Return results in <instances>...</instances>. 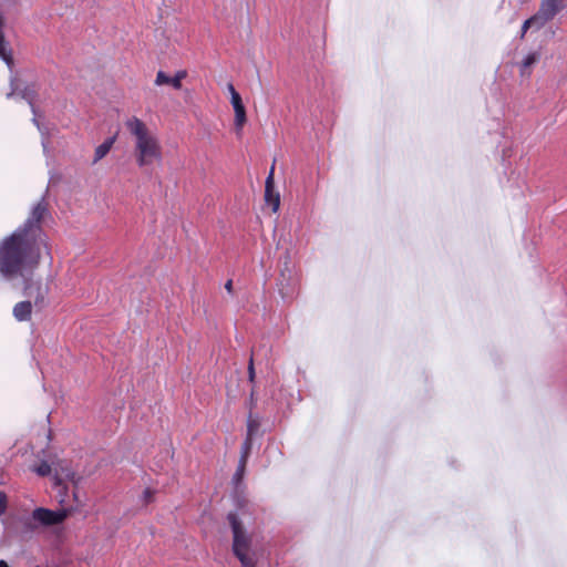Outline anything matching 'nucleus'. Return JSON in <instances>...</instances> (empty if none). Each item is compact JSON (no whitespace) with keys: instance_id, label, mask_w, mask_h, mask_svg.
<instances>
[{"instance_id":"5","label":"nucleus","mask_w":567,"mask_h":567,"mask_svg":"<svg viewBox=\"0 0 567 567\" xmlns=\"http://www.w3.org/2000/svg\"><path fill=\"white\" fill-rule=\"evenodd\" d=\"M45 214L47 205L41 200L32 208V212L23 226L19 227L17 230H22L24 235H29L31 238H37L40 244L44 245V240L40 233V223Z\"/></svg>"},{"instance_id":"26","label":"nucleus","mask_w":567,"mask_h":567,"mask_svg":"<svg viewBox=\"0 0 567 567\" xmlns=\"http://www.w3.org/2000/svg\"><path fill=\"white\" fill-rule=\"evenodd\" d=\"M243 567H255V563H254L252 558H248V564L243 565Z\"/></svg>"},{"instance_id":"22","label":"nucleus","mask_w":567,"mask_h":567,"mask_svg":"<svg viewBox=\"0 0 567 567\" xmlns=\"http://www.w3.org/2000/svg\"><path fill=\"white\" fill-rule=\"evenodd\" d=\"M187 76V72L185 70H179L175 73L174 78L176 81L182 83V81Z\"/></svg>"},{"instance_id":"20","label":"nucleus","mask_w":567,"mask_h":567,"mask_svg":"<svg viewBox=\"0 0 567 567\" xmlns=\"http://www.w3.org/2000/svg\"><path fill=\"white\" fill-rule=\"evenodd\" d=\"M257 430H258V425L254 421L249 420L247 437L251 439L252 435L257 432Z\"/></svg>"},{"instance_id":"15","label":"nucleus","mask_w":567,"mask_h":567,"mask_svg":"<svg viewBox=\"0 0 567 567\" xmlns=\"http://www.w3.org/2000/svg\"><path fill=\"white\" fill-rule=\"evenodd\" d=\"M168 84L173 86L175 90L182 89V83L175 80L174 76H168L164 71H158L155 78V85H165Z\"/></svg>"},{"instance_id":"27","label":"nucleus","mask_w":567,"mask_h":567,"mask_svg":"<svg viewBox=\"0 0 567 567\" xmlns=\"http://www.w3.org/2000/svg\"><path fill=\"white\" fill-rule=\"evenodd\" d=\"M144 494H145V498H146V501H148V499L151 498V491H150V489H146V491L144 492Z\"/></svg>"},{"instance_id":"19","label":"nucleus","mask_w":567,"mask_h":567,"mask_svg":"<svg viewBox=\"0 0 567 567\" xmlns=\"http://www.w3.org/2000/svg\"><path fill=\"white\" fill-rule=\"evenodd\" d=\"M8 507V498L3 492H0V516L3 515Z\"/></svg>"},{"instance_id":"12","label":"nucleus","mask_w":567,"mask_h":567,"mask_svg":"<svg viewBox=\"0 0 567 567\" xmlns=\"http://www.w3.org/2000/svg\"><path fill=\"white\" fill-rule=\"evenodd\" d=\"M4 17L0 13V59L11 69L13 65L12 51L9 43L4 39L3 29Z\"/></svg>"},{"instance_id":"7","label":"nucleus","mask_w":567,"mask_h":567,"mask_svg":"<svg viewBox=\"0 0 567 567\" xmlns=\"http://www.w3.org/2000/svg\"><path fill=\"white\" fill-rule=\"evenodd\" d=\"M49 292V287L40 280H33L31 278H24V295L33 299L35 307H43L45 298Z\"/></svg>"},{"instance_id":"21","label":"nucleus","mask_w":567,"mask_h":567,"mask_svg":"<svg viewBox=\"0 0 567 567\" xmlns=\"http://www.w3.org/2000/svg\"><path fill=\"white\" fill-rule=\"evenodd\" d=\"M250 449H251V439L250 437H246L244 444H243V452H241V455L244 453L247 452V455L249 454L250 452Z\"/></svg>"},{"instance_id":"13","label":"nucleus","mask_w":567,"mask_h":567,"mask_svg":"<svg viewBox=\"0 0 567 567\" xmlns=\"http://www.w3.org/2000/svg\"><path fill=\"white\" fill-rule=\"evenodd\" d=\"M32 303L30 300L20 301L13 307V316L18 321H27L31 318Z\"/></svg>"},{"instance_id":"4","label":"nucleus","mask_w":567,"mask_h":567,"mask_svg":"<svg viewBox=\"0 0 567 567\" xmlns=\"http://www.w3.org/2000/svg\"><path fill=\"white\" fill-rule=\"evenodd\" d=\"M228 520L233 530V550L236 557L240 560L241 565L248 564L250 547V537L246 533L243 523L238 519L234 513L228 514Z\"/></svg>"},{"instance_id":"8","label":"nucleus","mask_w":567,"mask_h":567,"mask_svg":"<svg viewBox=\"0 0 567 567\" xmlns=\"http://www.w3.org/2000/svg\"><path fill=\"white\" fill-rule=\"evenodd\" d=\"M274 174H275V163L270 167L269 174L265 182V202L267 205H269L274 213H277L280 206V195L275 189V181H274Z\"/></svg>"},{"instance_id":"16","label":"nucleus","mask_w":567,"mask_h":567,"mask_svg":"<svg viewBox=\"0 0 567 567\" xmlns=\"http://www.w3.org/2000/svg\"><path fill=\"white\" fill-rule=\"evenodd\" d=\"M543 27H544L543 22L537 18L536 14H534L533 17H530L523 23L520 38H524V35L526 34V32L529 28H536L538 30Z\"/></svg>"},{"instance_id":"18","label":"nucleus","mask_w":567,"mask_h":567,"mask_svg":"<svg viewBox=\"0 0 567 567\" xmlns=\"http://www.w3.org/2000/svg\"><path fill=\"white\" fill-rule=\"evenodd\" d=\"M246 463H247V452L244 453L239 460L238 468L234 475L235 481L241 480V477L244 475L245 467H246Z\"/></svg>"},{"instance_id":"2","label":"nucleus","mask_w":567,"mask_h":567,"mask_svg":"<svg viewBox=\"0 0 567 567\" xmlns=\"http://www.w3.org/2000/svg\"><path fill=\"white\" fill-rule=\"evenodd\" d=\"M127 131L135 138V157L140 167L162 159V147L157 136L136 116L125 121Z\"/></svg>"},{"instance_id":"1","label":"nucleus","mask_w":567,"mask_h":567,"mask_svg":"<svg viewBox=\"0 0 567 567\" xmlns=\"http://www.w3.org/2000/svg\"><path fill=\"white\" fill-rule=\"evenodd\" d=\"M40 245L22 230L4 238L0 244V274L7 279L25 277L40 261Z\"/></svg>"},{"instance_id":"24","label":"nucleus","mask_w":567,"mask_h":567,"mask_svg":"<svg viewBox=\"0 0 567 567\" xmlns=\"http://www.w3.org/2000/svg\"><path fill=\"white\" fill-rule=\"evenodd\" d=\"M228 91H229V93H230L231 99H234V95H235V94H239V93L235 90V87H234V85H233V84H228Z\"/></svg>"},{"instance_id":"3","label":"nucleus","mask_w":567,"mask_h":567,"mask_svg":"<svg viewBox=\"0 0 567 567\" xmlns=\"http://www.w3.org/2000/svg\"><path fill=\"white\" fill-rule=\"evenodd\" d=\"M68 509L51 511L44 507L35 508L29 517L22 519L23 530L33 533L41 527L59 525L69 516Z\"/></svg>"},{"instance_id":"6","label":"nucleus","mask_w":567,"mask_h":567,"mask_svg":"<svg viewBox=\"0 0 567 567\" xmlns=\"http://www.w3.org/2000/svg\"><path fill=\"white\" fill-rule=\"evenodd\" d=\"M33 471L40 476H48L54 471V478L56 484L63 481H74L75 474L69 467H64L62 463H54V468L48 462H41L33 467Z\"/></svg>"},{"instance_id":"10","label":"nucleus","mask_w":567,"mask_h":567,"mask_svg":"<svg viewBox=\"0 0 567 567\" xmlns=\"http://www.w3.org/2000/svg\"><path fill=\"white\" fill-rule=\"evenodd\" d=\"M16 95H19L21 96L23 100H25L30 106H31V111L32 113L34 114V117H33V123L38 126V128H40V125H39V122L37 120V111H35V107H34V97H35V90L33 86H25L23 90H19L18 86L17 87H13L12 91L10 93H8V97H12V96H16Z\"/></svg>"},{"instance_id":"9","label":"nucleus","mask_w":567,"mask_h":567,"mask_svg":"<svg viewBox=\"0 0 567 567\" xmlns=\"http://www.w3.org/2000/svg\"><path fill=\"white\" fill-rule=\"evenodd\" d=\"M563 2L564 0H543L535 14L545 25L563 9Z\"/></svg>"},{"instance_id":"28","label":"nucleus","mask_w":567,"mask_h":567,"mask_svg":"<svg viewBox=\"0 0 567 567\" xmlns=\"http://www.w3.org/2000/svg\"><path fill=\"white\" fill-rule=\"evenodd\" d=\"M0 567H9L8 563L6 560H0Z\"/></svg>"},{"instance_id":"17","label":"nucleus","mask_w":567,"mask_h":567,"mask_svg":"<svg viewBox=\"0 0 567 567\" xmlns=\"http://www.w3.org/2000/svg\"><path fill=\"white\" fill-rule=\"evenodd\" d=\"M538 60H539L538 52H532V53L527 54L522 62V74H524L527 69H529L534 64H536L538 62Z\"/></svg>"},{"instance_id":"11","label":"nucleus","mask_w":567,"mask_h":567,"mask_svg":"<svg viewBox=\"0 0 567 567\" xmlns=\"http://www.w3.org/2000/svg\"><path fill=\"white\" fill-rule=\"evenodd\" d=\"M230 102L235 111V128L237 134H240L246 123V110L239 94H235Z\"/></svg>"},{"instance_id":"14","label":"nucleus","mask_w":567,"mask_h":567,"mask_svg":"<svg viewBox=\"0 0 567 567\" xmlns=\"http://www.w3.org/2000/svg\"><path fill=\"white\" fill-rule=\"evenodd\" d=\"M115 141H116V136L109 137L95 148L93 164H96L97 162H100L102 158H104L107 155V153L111 151L112 146L114 145Z\"/></svg>"},{"instance_id":"25","label":"nucleus","mask_w":567,"mask_h":567,"mask_svg":"<svg viewBox=\"0 0 567 567\" xmlns=\"http://www.w3.org/2000/svg\"><path fill=\"white\" fill-rule=\"evenodd\" d=\"M225 289L231 293L233 292V281L231 280H228L226 284H225Z\"/></svg>"},{"instance_id":"23","label":"nucleus","mask_w":567,"mask_h":567,"mask_svg":"<svg viewBox=\"0 0 567 567\" xmlns=\"http://www.w3.org/2000/svg\"><path fill=\"white\" fill-rule=\"evenodd\" d=\"M248 374H249V380L254 381V379H255V369H254L252 359H250V361H249Z\"/></svg>"}]
</instances>
